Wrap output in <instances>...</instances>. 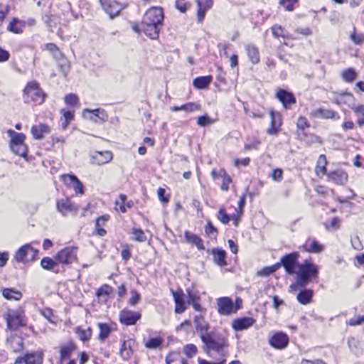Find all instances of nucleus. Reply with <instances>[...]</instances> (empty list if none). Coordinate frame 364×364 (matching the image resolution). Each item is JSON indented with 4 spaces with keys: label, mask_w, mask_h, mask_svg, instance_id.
<instances>
[{
    "label": "nucleus",
    "mask_w": 364,
    "mask_h": 364,
    "mask_svg": "<svg viewBox=\"0 0 364 364\" xmlns=\"http://www.w3.org/2000/svg\"><path fill=\"white\" fill-rule=\"evenodd\" d=\"M299 269L297 284H299V287L301 288H304L311 279L318 277V266L307 260H305L303 264H300Z\"/></svg>",
    "instance_id": "1"
},
{
    "label": "nucleus",
    "mask_w": 364,
    "mask_h": 364,
    "mask_svg": "<svg viewBox=\"0 0 364 364\" xmlns=\"http://www.w3.org/2000/svg\"><path fill=\"white\" fill-rule=\"evenodd\" d=\"M23 92V97L26 103L33 102L41 105L44 102L46 95L40 87V85L36 81L28 82Z\"/></svg>",
    "instance_id": "2"
},
{
    "label": "nucleus",
    "mask_w": 364,
    "mask_h": 364,
    "mask_svg": "<svg viewBox=\"0 0 364 364\" xmlns=\"http://www.w3.org/2000/svg\"><path fill=\"white\" fill-rule=\"evenodd\" d=\"M3 316L6 321L8 328L11 331L26 325L24 316L18 311L9 310L4 313Z\"/></svg>",
    "instance_id": "3"
},
{
    "label": "nucleus",
    "mask_w": 364,
    "mask_h": 364,
    "mask_svg": "<svg viewBox=\"0 0 364 364\" xmlns=\"http://www.w3.org/2000/svg\"><path fill=\"white\" fill-rule=\"evenodd\" d=\"M205 345L207 350H214L223 355L224 348L228 346L225 338L223 336H215L213 334L209 335L202 341Z\"/></svg>",
    "instance_id": "4"
},
{
    "label": "nucleus",
    "mask_w": 364,
    "mask_h": 364,
    "mask_svg": "<svg viewBox=\"0 0 364 364\" xmlns=\"http://www.w3.org/2000/svg\"><path fill=\"white\" fill-rule=\"evenodd\" d=\"M38 251L31 245H25L20 247L15 254V259L18 262H26L35 259Z\"/></svg>",
    "instance_id": "5"
},
{
    "label": "nucleus",
    "mask_w": 364,
    "mask_h": 364,
    "mask_svg": "<svg viewBox=\"0 0 364 364\" xmlns=\"http://www.w3.org/2000/svg\"><path fill=\"white\" fill-rule=\"evenodd\" d=\"M77 250L76 247H66L57 253L55 259L63 264H71L77 259Z\"/></svg>",
    "instance_id": "6"
},
{
    "label": "nucleus",
    "mask_w": 364,
    "mask_h": 364,
    "mask_svg": "<svg viewBox=\"0 0 364 364\" xmlns=\"http://www.w3.org/2000/svg\"><path fill=\"white\" fill-rule=\"evenodd\" d=\"M218 311L223 316L235 314L240 307H235L232 299L229 297H220L217 299Z\"/></svg>",
    "instance_id": "7"
},
{
    "label": "nucleus",
    "mask_w": 364,
    "mask_h": 364,
    "mask_svg": "<svg viewBox=\"0 0 364 364\" xmlns=\"http://www.w3.org/2000/svg\"><path fill=\"white\" fill-rule=\"evenodd\" d=\"M164 18L163 9L159 7H153L145 13L142 22L149 25L150 23H162Z\"/></svg>",
    "instance_id": "8"
},
{
    "label": "nucleus",
    "mask_w": 364,
    "mask_h": 364,
    "mask_svg": "<svg viewBox=\"0 0 364 364\" xmlns=\"http://www.w3.org/2000/svg\"><path fill=\"white\" fill-rule=\"evenodd\" d=\"M299 257V252H294L282 257L281 262L277 264H280V267L283 266L287 274H292L294 273V267L297 264Z\"/></svg>",
    "instance_id": "9"
},
{
    "label": "nucleus",
    "mask_w": 364,
    "mask_h": 364,
    "mask_svg": "<svg viewBox=\"0 0 364 364\" xmlns=\"http://www.w3.org/2000/svg\"><path fill=\"white\" fill-rule=\"evenodd\" d=\"M43 353L41 351H36L26 353L23 357H18L14 364H42Z\"/></svg>",
    "instance_id": "10"
},
{
    "label": "nucleus",
    "mask_w": 364,
    "mask_h": 364,
    "mask_svg": "<svg viewBox=\"0 0 364 364\" xmlns=\"http://www.w3.org/2000/svg\"><path fill=\"white\" fill-rule=\"evenodd\" d=\"M112 159V154L109 151H96L91 154L90 163L93 165L102 166L110 162Z\"/></svg>",
    "instance_id": "11"
},
{
    "label": "nucleus",
    "mask_w": 364,
    "mask_h": 364,
    "mask_svg": "<svg viewBox=\"0 0 364 364\" xmlns=\"http://www.w3.org/2000/svg\"><path fill=\"white\" fill-rule=\"evenodd\" d=\"M289 336L283 332H277L269 338V344L274 348L284 349L289 343Z\"/></svg>",
    "instance_id": "12"
},
{
    "label": "nucleus",
    "mask_w": 364,
    "mask_h": 364,
    "mask_svg": "<svg viewBox=\"0 0 364 364\" xmlns=\"http://www.w3.org/2000/svg\"><path fill=\"white\" fill-rule=\"evenodd\" d=\"M141 318V314L138 312L124 309L120 311L119 321L122 323L127 326L135 324Z\"/></svg>",
    "instance_id": "13"
},
{
    "label": "nucleus",
    "mask_w": 364,
    "mask_h": 364,
    "mask_svg": "<svg viewBox=\"0 0 364 364\" xmlns=\"http://www.w3.org/2000/svg\"><path fill=\"white\" fill-rule=\"evenodd\" d=\"M61 178L67 186L74 189L77 194L83 193V184L75 175L64 174Z\"/></svg>",
    "instance_id": "14"
},
{
    "label": "nucleus",
    "mask_w": 364,
    "mask_h": 364,
    "mask_svg": "<svg viewBox=\"0 0 364 364\" xmlns=\"http://www.w3.org/2000/svg\"><path fill=\"white\" fill-rule=\"evenodd\" d=\"M100 4L111 18L117 16L122 9L121 5L115 0H100Z\"/></svg>",
    "instance_id": "15"
},
{
    "label": "nucleus",
    "mask_w": 364,
    "mask_h": 364,
    "mask_svg": "<svg viewBox=\"0 0 364 364\" xmlns=\"http://www.w3.org/2000/svg\"><path fill=\"white\" fill-rule=\"evenodd\" d=\"M162 28V23L145 24L141 23V29L146 36L151 39H156L159 37V32Z\"/></svg>",
    "instance_id": "16"
},
{
    "label": "nucleus",
    "mask_w": 364,
    "mask_h": 364,
    "mask_svg": "<svg viewBox=\"0 0 364 364\" xmlns=\"http://www.w3.org/2000/svg\"><path fill=\"white\" fill-rule=\"evenodd\" d=\"M83 112L90 114V117H89V119L95 123H102L107 120L108 115L105 109H85Z\"/></svg>",
    "instance_id": "17"
},
{
    "label": "nucleus",
    "mask_w": 364,
    "mask_h": 364,
    "mask_svg": "<svg viewBox=\"0 0 364 364\" xmlns=\"http://www.w3.org/2000/svg\"><path fill=\"white\" fill-rule=\"evenodd\" d=\"M194 323L196 324V329L199 331L200 338L202 341L211 334L208 332V323L204 320V318L201 315H197L195 316Z\"/></svg>",
    "instance_id": "18"
},
{
    "label": "nucleus",
    "mask_w": 364,
    "mask_h": 364,
    "mask_svg": "<svg viewBox=\"0 0 364 364\" xmlns=\"http://www.w3.org/2000/svg\"><path fill=\"white\" fill-rule=\"evenodd\" d=\"M174 302H175V312L176 314H182L186 310V306L184 300L185 294L181 289L178 291H171Z\"/></svg>",
    "instance_id": "19"
},
{
    "label": "nucleus",
    "mask_w": 364,
    "mask_h": 364,
    "mask_svg": "<svg viewBox=\"0 0 364 364\" xmlns=\"http://www.w3.org/2000/svg\"><path fill=\"white\" fill-rule=\"evenodd\" d=\"M271 127L267 130L270 135H276L279 132V127L282 124V115L277 112L270 111Z\"/></svg>",
    "instance_id": "20"
},
{
    "label": "nucleus",
    "mask_w": 364,
    "mask_h": 364,
    "mask_svg": "<svg viewBox=\"0 0 364 364\" xmlns=\"http://www.w3.org/2000/svg\"><path fill=\"white\" fill-rule=\"evenodd\" d=\"M255 322V319L251 317L239 318L232 321V327L237 331H241L253 326Z\"/></svg>",
    "instance_id": "21"
},
{
    "label": "nucleus",
    "mask_w": 364,
    "mask_h": 364,
    "mask_svg": "<svg viewBox=\"0 0 364 364\" xmlns=\"http://www.w3.org/2000/svg\"><path fill=\"white\" fill-rule=\"evenodd\" d=\"M327 176L331 181L340 186L346 184L348 181V174L343 170L331 171L327 174Z\"/></svg>",
    "instance_id": "22"
},
{
    "label": "nucleus",
    "mask_w": 364,
    "mask_h": 364,
    "mask_svg": "<svg viewBox=\"0 0 364 364\" xmlns=\"http://www.w3.org/2000/svg\"><path fill=\"white\" fill-rule=\"evenodd\" d=\"M56 208L58 212L65 215L69 212L77 211L78 208L71 203L68 198L58 200L56 203Z\"/></svg>",
    "instance_id": "23"
},
{
    "label": "nucleus",
    "mask_w": 364,
    "mask_h": 364,
    "mask_svg": "<svg viewBox=\"0 0 364 364\" xmlns=\"http://www.w3.org/2000/svg\"><path fill=\"white\" fill-rule=\"evenodd\" d=\"M276 95L277 99L283 104L285 108H287L288 105L296 102V99L294 95L285 90H279Z\"/></svg>",
    "instance_id": "24"
},
{
    "label": "nucleus",
    "mask_w": 364,
    "mask_h": 364,
    "mask_svg": "<svg viewBox=\"0 0 364 364\" xmlns=\"http://www.w3.org/2000/svg\"><path fill=\"white\" fill-rule=\"evenodd\" d=\"M135 341L133 339L122 341L119 350L120 356L123 360H129L133 353L132 346Z\"/></svg>",
    "instance_id": "25"
},
{
    "label": "nucleus",
    "mask_w": 364,
    "mask_h": 364,
    "mask_svg": "<svg viewBox=\"0 0 364 364\" xmlns=\"http://www.w3.org/2000/svg\"><path fill=\"white\" fill-rule=\"evenodd\" d=\"M184 240L188 244L196 245L199 250H205L202 239L194 233L186 231L184 233Z\"/></svg>",
    "instance_id": "26"
},
{
    "label": "nucleus",
    "mask_w": 364,
    "mask_h": 364,
    "mask_svg": "<svg viewBox=\"0 0 364 364\" xmlns=\"http://www.w3.org/2000/svg\"><path fill=\"white\" fill-rule=\"evenodd\" d=\"M186 293L188 295V303L192 304L193 309L197 311H203V308L201 307L199 301L200 297L199 296L195 293L192 289H187Z\"/></svg>",
    "instance_id": "27"
},
{
    "label": "nucleus",
    "mask_w": 364,
    "mask_h": 364,
    "mask_svg": "<svg viewBox=\"0 0 364 364\" xmlns=\"http://www.w3.org/2000/svg\"><path fill=\"white\" fill-rule=\"evenodd\" d=\"M50 131L49 127L44 124L33 126L31 132L36 139H42L44 134L48 133Z\"/></svg>",
    "instance_id": "28"
},
{
    "label": "nucleus",
    "mask_w": 364,
    "mask_h": 364,
    "mask_svg": "<svg viewBox=\"0 0 364 364\" xmlns=\"http://www.w3.org/2000/svg\"><path fill=\"white\" fill-rule=\"evenodd\" d=\"M76 346L73 341H68L65 344L60 346V360H65L70 357V354L75 350Z\"/></svg>",
    "instance_id": "29"
},
{
    "label": "nucleus",
    "mask_w": 364,
    "mask_h": 364,
    "mask_svg": "<svg viewBox=\"0 0 364 364\" xmlns=\"http://www.w3.org/2000/svg\"><path fill=\"white\" fill-rule=\"evenodd\" d=\"M314 295V291L311 289H303L296 296V299L299 303L303 305H306L311 303Z\"/></svg>",
    "instance_id": "30"
},
{
    "label": "nucleus",
    "mask_w": 364,
    "mask_h": 364,
    "mask_svg": "<svg viewBox=\"0 0 364 364\" xmlns=\"http://www.w3.org/2000/svg\"><path fill=\"white\" fill-rule=\"evenodd\" d=\"M201 106L199 104L188 102L181 106L171 107L170 109L172 112L185 111L186 112H191L195 110H200Z\"/></svg>",
    "instance_id": "31"
},
{
    "label": "nucleus",
    "mask_w": 364,
    "mask_h": 364,
    "mask_svg": "<svg viewBox=\"0 0 364 364\" xmlns=\"http://www.w3.org/2000/svg\"><path fill=\"white\" fill-rule=\"evenodd\" d=\"M311 116L319 117L324 119L338 118V114L331 109H317L311 112Z\"/></svg>",
    "instance_id": "32"
},
{
    "label": "nucleus",
    "mask_w": 364,
    "mask_h": 364,
    "mask_svg": "<svg viewBox=\"0 0 364 364\" xmlns=\"http://www.w3.org/2000/svg\"><path fill=\"white\" fill-rule=\"evenodd\" d=\"M3 296L7 300H20L22 293L12 288H4L1 289Z\"/></svg>",
    "instance_id": "33"
},
{
    "label": "nucleus",
    "mask_w": 364,
    "mask_h": 364,
    "mask_svg": "<svg viewBox=\"0 0 364 364\" xmlns=\"http://www.w3.org/2000/svg\"><path fill=\"white\" fill-rule=\"evenodd\" d=\"M213 260L215 264L220 267L227 265L225 260L226 252L220 249H214L213 250Z\"/></svg>",
    "instance_id": "34"
},
{
    "label": "nucleus",
    "mask_w": 364,
    "mask_h": 364,
    "mask_svg": "<svg viewBox=\"0 0 364 364\" xmlns=\"http://www.w3.org/2000/svg\"><path fill=\"white\" fill-rule=\"evenodd\" d=\"M9 136L11 138V145L24 144L26 136L23 133H17L12 129L7 131Z\"/></svg>",
    "instance_id": "35"
},
{
    "label": "nucleus",
    "mask_w": 364,
    "mask_h": 364,
    "mask_svg": "<svg viewBox=\"0 0 364 364\" xmlns=\"http://www.w3.org/2000/svg\"><path fill=\"white\" fill-rule=\"evenodd\" d=\"M249 59L253 64L259 61V55L257 48L253 45H247L245 48Z\"/></svg>",
    "instance_id": "36"
},
{
    "label": "nucleus",
    "mask_w": 364,
    "mask_h": 364,
    "mask_svg": "<svg viewBox=\"0 0 364 364\" xmlns=\"http://www.w3.org/2000/svg\"><path fill=\"white\" fill-rule=\"evenodd\" d=\"M212 80L211 76L198 77L193 80V85L198 89H205Z\"/></svg>",
    "instance_id": "37"
},
{
    "label": "nucleus",
    "mask_w": 364,
    "mask_h": 364,
    "mask_svg": "<svg viewBox=\"0 0 364 364\" xmlns=\"http://www.w3.org/2000/svg\"><path fill=\"white\" fill-rule=\"evenodd\" d=\"M126 200H127V196L124 194H120L118 200L115 203L116 206L117 207L119 206V208L122 213H125L127 211L125 205L127 208H131L134 205L133 201L130 200V201L126 202Z\"/></svg>",
    "instance_id": "38"
},
{
    "label": "nucleus",
    "mask_w": 364,
    "mask_h": 364,
    "mask_svg": "<svg viewBox=\"0 0 364 364\" xmlns=\"http://www.w3.org/2000/svg\"><path fill=\"white\" fill-rule=\"evenodd\" d=\"M41 265L43 269L46 270H52L55 272H58V270H55V268L58 267V264L55 260L50 257H44L41 262Z\"/></svg>",
    "instance_id": "39"
},
{
    "label": "nucleus",
    "mask_w": 364,
    "mask_h": 364,
    "mask_svg": "<svg viewBox=\"0 0 364 364\" xmlns=\"http://www.w3.org/2000/svg\"><path fill=\"white\" fill-rule=\"evenodd\" d=\"M75 331L77 334L79 338L83 342L90 340L92 336V331L90 328L85 330L78 326L75 328Z\"/></svg>",
    "instance_id": "40"
},
{
    "label": "nucleus",
    "mask_w": 364,
    "mask_h": 364,
    "mask_svg": "<svg viewBox=\"0 0 364 364\" xmlns=\"http://www.w3.org/2000/svg\"><path fill=\"white\" fill-rule=\"evenodd\" d=\"M98 327L100 329L99 339L104 341L109 337L111 333V328L108 324L102 323H98Z\"/></svg>",
    "instance_id": "41"
},
{
    "label": "nucleus",
    "mask_w": 364,
    "mask_h": 364,
    "mask_svg": "<svg viewBox=\"0 0 364 364\" xmlns=\"http://www.w3.org/2000/svg\"><path fill=\"white\" fill-rule=\"evenodd\" d=\"M304 249L306 251L312 253H320L323 251V247L319 244L316 240H313L310 245H305Z\"/></svg>",
    "instance_id": "42"
},
{
    "label": "nucleus",
    "mask_w": 364,
    "mask_h": 364,
    "mask_svg": "<svg viewBox=\"0 0 364 364\" xmlns=\"http://www.w3.org/2000/svg\"><path fill=\"white\" fill-rule=\"evenodd\" d=\"M280 267V264L276 263L269 267H265L257 272V275L260 277H267L275 272Z\"/></svg>",
    "instance_id": "43"
},
{
    "label": "nucleus",
    "mask_w": 364,
    "mask_h": 364,
    "mask_svg": "<svg viewBox=\"0 0 364 364\" xmlns=\"http://www.w3.org/2000/svg\"><path fill=\"white\" fill-rule=\"evenodd\" d=\"M356 73L352 68L346 69L341 73L343 80L346 82H353L356 77Z\"/></svg>",
    "instance_id": "44"
},
{
    "label": "nucleus",
    "mask_w": 364,
    "mask_h": 364,
    "mask_svg": "<svg viewBox=\"0 0 364 364\" xmlns=\"http://www.w3.org/2000/svg\"><path fill=\"white\" fill-rule=\"evenodd\" d=\"M162 343L163 339L159 337L151 338L144 343V346L146 348L156 349L161 346Z\"/></svg>",
    "instance_id": "45"
},
{
    "label": "nucleus",
    "mask_w": 364,
    "mask_h": 364,
    "mask_svg": "<svg viewBox=\"0 0 364 364\" xmlns=\"http://www.w3.org/2000/svg\"><path fill=\"white\" fill-rule=\"evenodd\" d=\"M12 151L18 156L25 157L27 153V148L25 144L11 145Z\"/></svg>",
    "instance_id": "46"
},
{
    "label": "nucleus",
    "mask_w": 364,
    "mask_h": 364,
    "mask_svg": "<svg viewBox=\"0 0 364 364\" xmlns=\"http://www.w3.org/2000/svg\"><path fill=\"white\" fill-rule=\"evenodd\" d=\"M19 24L20 22L14 18L11 22H10L7 29L14 33H22V26H19Z\"/></svg>",
    "instance_id": "47"
},
{
    "label": "nucleus",
    "mask_w": 364,
    "mask_h": 364,
    "mask_svg": "<svg viewBox=\"0 0 364 364\" xmlns=\"http://www.w3.org/2000/svg\"><path fill=\"white\" fill-rule=\"evenodd\" d=\"M65 103L68 105L75 106L79 104V98L75 94H68L64 97Z\"/></svg>",
    "instance_id": "48"
},
{
    "label": "nucleus",
    "mask_w": 364,
    "mask_h": 364,
    "mask_svg": "<svg viewBox=\"0 0 364 364\" xmlns=\"http://www.w3.org/2000/svg\"><path fill=\"white\" fill-rule=\"evenodd\" d=\"M183 353L188 357H193L197 353V348L193 344H188L184 346Z\"/></svg>",
    "instance_id": "49"
},
{
    "label": "nucleus",
    "mask_w": 364,
    "mask_h": 364,
    "mask_svg": "<svg viewBox=\"0 0 364 364\" xmlns=\"http://www.w3.org/2000/svg\"><path fill=\"white\" fill-rule=\"evenodd\" d=\"M223 173V180L221 185V189L224 191H228L229 189V184L232 182L231 177L227 174L224 170L221 171Z\"/></svg>",
    "instance_id": "50"
},
{
    "label": "nucleus",
    "mask_w": 364,
    "mask_h": 364,
    "mask_svg": "<svg viewBox=\"0 0 364 364\" xmlns=\"http://www.w3.org/2000/svg\"><path fill=\"white\" fill-rule=\"evenodd\" d=\"M112 292V287L107 284L102 285L96 292V296L100 297L108 296Z\"/></svg>",
    "instance_id": "51"
},
{
    "label": "nucleus",
    "mask_w": 364,
    "mask_h": 364,
    "mask_svg": "<svg viewBox=\"0 0 364 364\" xmlns=\"http://www.w3.org/2000/svg\"><path fill=\"white\" fill-rule=\"evenodd\" d=\"M132 234L136 241L144 242L146 239L144 231L140 229H133Z\"/></svg>",
    "instance_id": "52"
},
{
    "label": "nucleus",
    "mask_w": 364,
    "mask_h": 364,
    "mask_svg": "<svg viewBox=\"0 0 364 364\" xmlns=\"http://www.w3.org/2000/svg\"><path fill=\"white\" fill-rule=\"evenodd\" d=\"M213 123V120L209 117L204 115L197 118V124L200 127H205Z\"/></svg>",
    "instance_id": "53"
},
{
    "label": "nucleus",
    "mask_w": 364,
    "mask_h": 364,
    "mask_svg": "<svg viewBox=\"0 0 364 364\" xmlns=\"http://www.w3.org/2000/svg\"><path fill=\"white\" fill-rule=\"evenodd\" d=\"M364 323V316H358L349 319L347 324L351 326H360Z\"/></svg>",
    "instance_id": "54"
},
{
    "label": "nucleus",
    "mask_w": 364,
    "mask_h": 364,
    "mask_svg": "<svg viewBox=\"0 0 364 364\" xmlns=\"http://www.w3.org/2000/svg\"><path fill=\"white\" fill-rule=\"evenodd\" d=\"M272 34L275 38L283 37L285 38L284 29L282 26L274 25L272 27Z\"/></svg>",
    "instance_id": "55"
},
{
    "label": "nucleus",
    "mask_w": 364,
    "mask_h": 364,
    "mask_svg": "<svg viewBox=\"0 0 364 364\" xmlns=\"http://www.w3.org/2000/svg\"><path fill=\"white\" fill-rule=\"evenodd\" d=\"M196 4L198 6L197 20L198 22H202L205 18L206 10L201 7V0H196Z\"/></svg>",
    "instance_id": "56"
},
{
    "label": "nucleus",
    "mask_w": 364,
    "mask_h": 364,
    "mask_svg": "<svg viewBox=\"0 0 364 364\" xmlns=\"http://www.w3.org/2000/svg\"><path fill=\"white\" fill-rule=\"evenodd\" d=\"M218 218L220 220L223 224H228L230 218V215H228L223 208H220L218 213Z\"/></svg>",
    "instance_id": "57"
},
{
    "label": "nucleus",
    "mask_w": 364,
    "mask_h": 364,
    "mask_svg": "<svg viewBox=\"0 0 364 364\" xmlns=\"http://www.w3.org/2000/svg\"><path fill=\"white\" fill-rule=\"evenodd\" d=\"M132 297L129 299L128 304L130 306H136L141 299L140 294L136 290L131 291Z\"/></svg>",
    "instance_id": "58"
},
{
    "label": "nucleus",
    "mask_w": 364,
    "mask_h": 364,
    "mask_svg": "<svg viewBox=\"0 0 364 364\" xmlns=\"http://www.w3.org/2000/svg\"><path fill=\"white\" fill-rule=\"evenodd\" d=\"M296 2V0H280L279 4L284 6L287 11H292L294 9V5Z\"/></svg>",
    "instance_id": "59"
},
{
    "label": "nucleus",
    "mask_w": 364,
    "mask_h": 364,
    "mask_svg": "<svg viewBox=\"0 0 364 364\" xmlns=\"http://www.w3.org/2000/svg\"><path fill=\"white\" fill-rule=\"evenodd\" d=\"M274 181H281L283 178V171L280 168L274 169L271 175Z\"/></svg>",
    "instance_id": "60"
},
{
    "label": "nucleus",
    "mask_w": 364,
    "mask_h": 364,
    "mask_svg": "<svg viewBox=\"0 0 364 364\" xmlns=\"http://www.w3.org/2000/svg\"><path fill=\"white\" fill-rule=\"evenodd\" d=\"M350 39L354 43L360 45L364 41V36L363 34H356L355 32H353L350 35Z\"/></svg>",
    "instance_id": "61"
},
{
    "label": "nucleus",
    "mask_w": 364,
    "mask_h": 364,
    "mask_svg": "<svg viewBox=\"0 0 364 364\" xmlns=\"http://www.w3.org/2000/svg\"><path fill=\"white\" fill-rule=\"evenodd\" d=\"M297 127L300 129L304 130L309 127L307 119L305 117H300L296 123Z\"/></svg>",
    "instance_id": "62"
},
{
    "label": "nucleus",
    "mask_w": 364,
    "mask_h": 364,
    "mask_svg": "<svg viewBox=\"0 0 364 364\" xmlns=\"http://www.w3.org/2000/svg\"><path fill=\"white\" fill-rule=\"evenodd\" d=\"M359 342L354 337H350L348 338V345L350 348V350L354 353H356V350H355V348H357V346L358 345Z\"/></svg>",
    "instance_id": "63"
},
{
    "label": "nucleus",
    "mask_w": 364,
    "mask_h": 364,
    "mask_svg": "<svg viewBox=\"0 0 364 364\" xmlns=\"http://www.w3.org/2000/svg\"><path fill=\"white\" fill-rule=\"evenodd\" d=\"M176 8L181 13L186 11V4L183 2V0H176L175 3Z\"/></svg>",
    "instance_id": "64"
}]
</instances>
